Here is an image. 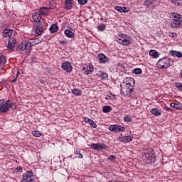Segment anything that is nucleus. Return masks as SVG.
I'll return each mask as SVG.
<instances>
[{"mask_svg": "<svg viewBox=\"0 0 182 182\" xmlns=\"http://www.w3.org/2000/svg\"><path fill=\"white\" fill-rule=\"evenodd\" d=\"M120 93L125 97H130L133 92V87H134V79L129 78V82L124 85H120Z\"/></svg>", "mask_w": 182, "mask_h": 182, "instance_id": "nucleus-1", "label": "nucleus"}, {"mask_svg": "<svg viewBox=\"0 0 182 182\" xmlns=\"http://www.w3.org/2000/svg\"><path fill=\"white\" fill-rule=\"evenodd\" d=\"M9 109H16V105L11 100H0V113H6Z\"/></svg>", "mask_w": 182, "mask_h": 182, "instance_id": "nucleus-2", "label": "nucleus"}, {"mask_svg": "<svg viewBox=\"0 0 182 182\" xmlns=\"http://www.w3.org/2000/svg\"><path fill=\"white\" fill-rule=\"evenodd\" d=\"M174 65V60L168 58H162L157 62V66L159 69H167Z\"/></svg>", "mask_w": 182, "mask_h": 182, "instance_id": "nucleus-3", "label": "nucleus"}, {"mask_svg": "<svg viewBox=\"0 0 182 182\" xmlns=\"http://www.w3.org/2000/svg\"><path fill=\"white\" fill-rule=\"evenodd\" d=\"M142 156L144 157L146 164H151V163H154V161H156V156L151 149L146 150Z\"/></svg>", "mask_w": 182, "mask_h": 182, "instance_id": "nucleus-4", "label": "nucleus"}, {"mask_svg": "<svg viewBox=\"0 0 182 182\" xmlns=\"http://www.w3.org/2000/svg\"><path fill=\"white\" fill-rule=\"evenodd\" d=\"M35 181V176L32 171H27L25 174H23L21 182H33Z\"/></svg>", "mask_w": 182, "mask_h": 182, "instance_id": "nucleus-5", "label": "nucleus"}, {"mask_svg": "<svg viewBox=\"0 0 182 182\" xmlns=\"http://www.w3.org/2000/svg\"><path fill=\"white\" fill-rule=\"evenodd\" d=\"M18 48L20 50H26V53H31V46H29V43L28 41H23L18 46Z\"/></svg>", "mask_w": 182, "mask_h": 182, "instance_id": "nucleus-6", "label": "nucleus"}, {"mask_svg": "<svg viewBox=\"0 0 182 182\" xmlns=\"http://www.w3.org/2000/svg\"><path fill=\"white\" fill-rule=\"evenodd\" d=\"M61 68L68 73H70V72H72L73 69V67H72V64H70V63H69L68 61L63 63Z\"/></svg>", "mask_w": 182, "mask_h": 182, "instance_id": "nucleus-7", "label": "nucleus"}, {"mask_svg": "<svg viewBox=\"0 0 182 182\" xmlns=\"http://www.w3.org/2000/svg\"><path fill=\"white\" fill-rule=\"evenodd\" d=\"M109 130L110 132H124L126 130V128L124 127H122L121 125H110L109 127Z\"/></svg>", "mask_w": 182, "mask_h": 182, "instance_id": "nucleus-8", "label": "nucleus"}, {"mask_svg": "<svg viewBox=\"0 0 182 182\" xmlns=\"http://www.w3.org/2000/svg\"><path fill=\"white\" fill-rule=\"evenodd\" d=\"M117 140H119V141H122V143H129V141H132V140H133V136L128 135V136H123V135H120Z\"/></svg>", "mask_w": 182, "mask_h": 182, "instance_id": "nucleus-9", "label": "nucleus"}, {"mask_svg": "<svg viewBox=\"0 0 182 182\" xmlns=\"http://www.w3.org/2000/svg\"><path fill=\"white\" fill-rule=\"evenodd\" d=\"M42 42V40L39 38L30 39L28 43L30 46L31 49L32 50V46H35V45H38Z\"/></svg>", "mask_w": 182, "mask_h": 182, "instance_id": "nucleus-10", "label": "nucleus"}, {"mask_svg": "<svg viewBox=\"0 0 182 182\" xmlns=\"http://www.w3.org/2000/svg\"><path fill=\"white\" fill-rule=\"evenodd\" d=\"M15 45H16V40L12 37H10L9 39L7 48L10 49V50H12V49L15 48Z\"/></svg>", "mask_w": 182, "mask_h": 182, "instance_id": "nucleus-11", "label": "nucleus"}, {"mask_svg": "<svg viewBox=\"0 0 182 182\" xmlns=\"http://www.w3.org/2000/svg\"><path fill=\"white\" fill-rule=\"evenodd\" d=\"M97 58L100 62V63H106L109 62V58L105 55L103 53H100L97 55Z\"/></svg>", "mask_w": 182, "mask_h": 182, "instance_id": "nucleus-12", "label": "nucleus"}, {"mask_svg": "<svg viewBox=\"0 0 182 182\" xmlns=\"http://www.w3.org/2000/svg\"><path fill=\"white\" fill-rule=\"evenodd\" d=\"M14 33V30L12 29H5L3 31L2 36L3 38H9Z\"/></svg>", "mask_w": 182, "mask_h": 182, "instance_id": "nucleus-13", "label": "nucleus"}, {"mask_svg": "<svg viewBox=\"0 0 182 182\" xmlns=\"http://www.w3.org/2000/svg\"><path fill=\"white\" fill-rule=\"evenodd\" d=\"M90 147L91 149H93V150H100L101 149L105 148V144L101 143L92 144Z\"/></svg>", "mask_w": 182, "mask_h": 182, "instance_id": "nucleus-14", "label": "nucleus"}, {"mask_svg": "<svg viewBox=\"0 0 182 182\" xmlns=\"http://www.w3.org/2000/svg\"><path fill=\"white\" fill-rule=\"evenodd\" d=\"M181 23L182 21L173 19L171 23V28H180V26H181Z\"/></svg>", "mask_w": 182, "mask_h": 182, "instance_id": "nucleus-15", "label": "nucleus"}, {"mask_svg": "<svg viewBox=\"0 0 182 182\" xmlns=\"http://www.w3.org/2000/svg\"><path fill=\"white\" fill-rule=\"evenodd\" d=\"M124 38L130 39V37L126 34L120 33L119 36L116 38L117 42H121V41H123Z\"/></svg>", "mask_w": 182, "mask_h": 182, "instance_id": "nucleus-16", "label": "nucleus"}, {"mask_svg": "<svg viewBox=\"0 0 182 182\" xmlns=\"http://www.w3.org/2000/svg\"><path fill=\"white\" fill-rule=\"evenodd\" d=\"M49 9H50V8L41 7L39 9V14H41V15H48L49 13Z\"/></svg>", "mask_w": 182, "mask_h": 182, "instance_id": "nucleus-17", "label": "nucleus"}, {"mask_svg": "<svg viewBox=\"0 0 182 182\" xmlns=\"http://www.w3.org/2000/svg\"><path fill=\"white\" fill-rule=\"evenodd\" d=\"M32 18L34 22H41V19H42V17L41 16V14L39 13H34L32 15Z\"/></svg>", "mask_w": 182, "mask_h": 182, "instance_id": "nucleus-18", "label": "nucleus"}, {"mask_svg": "<svg viewBox=\"0 0 182 182\" xmlns=\"http://www.w3.org/2000/svg\"><path fill=\"white\" fill-rule=\"evenodd\" d=\"M172 19L182 22V16H181V14H179L178 13H173L172 14Z\"/></svg>", "mask_w": 182, "mask_h": 182, "instance_id": "nucleus-19", "label": "nucleus"}, {"mask_svg": "<svg viewBox=\"0 0 182 182\" xmlns=\"http://www.w3.org/2000/svg\"><path fill=\"white\" fill-rule=\"evenodd\" d=\"M149 55L154 58V59H157V58L160 56V54L156 50H151L149 51Z\"/></svg>", "mask_w": 182, "mask_h": 182, "instance_id": "nucleus-20", "label": "nucleus"}, {"mask_svg": "<svg viewBox=\"0 0 182 182\" xmlns=\"http://www.w3.org/2000/svg\"><path fill=\"white\" fill-rule=\"evenodd\" d=\"M85 122L91 126V127H93V129H96L97 127V125L96 123H95V121L89 119V118H85Z\"/></svg>", "mask_w": 182, "mask_h": 182, "instance_id": "nucleus-21", "label": "nucleus"}, {"mask_svg": "<svg viewBox=\"0 0 182 182\" xmlns=\"http://www.w3.org/2000/svg\"><path fill=\"white\" fill-rule=\"evenodd\" d=\"M43 33V26L42 25H39L36 28V33L39 36V35H42Z\"/></svg>", "mask_w": 182, "mask_h": 182, "instance_id": "nucleus-22", "label": "nucleus"}, {"mask_svg": "<svg viewBox=\"0 0 182 182\" xmlns=\"http://www.w3.org/2000/svg\"><path fill=\"white\" fill-rule=\"evenodd\" d=\"M170 106L173 109H177L178 110H180V109H181L182 107V104L181 102L171 103Z\"/></svg>", "mask_w": 182, "mask_h": 182, "instance_id": "nucleus-23", "label": "nucleus"}, {"mask_svg": "<svg viewBox=\"0 0 182 182\" xmlns=\"http://www.w3.org/2000/svg\"><path fill=\"white\" fill-rule=\"evenodd\" d=\"M95 70V68H93L92 65H90L88 67H87V70L84 72V75H90Z\"/></svg>", "mask_w": 182, "mask_h": 182, "instance_id": "nucleus-24", "label": "nucleus"}, {"mask_svg": "<svg viewBox=\"0 0 182 182\" xmlns=\"http://www.w3.org/2000/svg\"><path fill=\"white\" fill-rule=\"evenodd\" d=\"M64 33L67 38H75V33L70 30H65Z\"/></svg>", "mask_w": 182, "mask_h": 182, "instance_id": "nucleus-25", "label": "nucleus"}, {"mask_svg": "<svg viewBox=\"0 0 182 182\" xmlns=\"http://www.w3.org/2000/svg\"><path fill=\"white\" fill-rule=\"evenodd\" d=\"M119 43L121 45H123L124 46H129L130 45V41H129V38H124L123 40H121L120 41H118Z\"/></svg>", "mask_w": 182, "mask_h": 182, "instance_id": "nucleus-26", "label": "nucleus"}, {"mask_svg": "<svg viewBox=\"0 0 182 182\" xmlns=\"http://www.w3.org/2000/svg\"><path fill=\"white\" fill-rule=\"evenodd\" d=\"M151 113L154 116H161V112L157 108H153L151 109Z\"/></svg>", "mask_w": 182, "mask_h": 182, "instance_id": "nucleus-27", "label": "nucleus"}, {"mask_svg": "<svg viewBox=\"0 0 182 182\" xmlns=\"http://www.w3.org/2000/svg\"><path fill=\"white\" fill-rule=\"evenodd\" d=\"M115 9L118 12H124V14H125V12H129V11L127 10V7H122L119 6H115Z\"/></svg>", "mask_w": 182, "mask_h": 182, "instance_id": "nucleus-28", "label": "nucleus"}, {"mask_svg": "<svg viewBox=\"0 0 182 182\" xmlns=\"http://www.w3.org/2000/svg\"><path fill=\"white\" fill-rule=\"evenodd\" d=\"M58 29H59V27L56 24H53L50 27V31L51 33H55V32H58Z\"/></svg>", "mask_w": 182, "mask_h": 182, "instance_id": "nucleus-29", "label": "nucleus"}, {"mask_svg": "<svg viewBox=\"0 0 182 182\" xmlns=\"http://www.w3.org/2000/svg\"><path fill=\"white\" fill-rule=\"evenodd\" d=\"M170 53H171V56H177V58H182L181 52L171 50Z\"/></svg>", "mask_w": 182, "mask_h": 182, "instance_id": "nucleus-30", "label": "nucleus"}, {"mask_svg": "<svg viewBox=\"0 0 182 182\" xmlns=\"http://www.w3.org/2000/svg\"><path fill=\"white\" fill-rule=\"evenodd\" d=\"M6 63V58L4 55L0 56V68H4V65Z\"/></svg>", "mask_w": 182, "mask_h": 182, "instance_id": "nucleus-31", "label": "nucleus"}, {"mask_svg": "<svg viewBox=\"0 0 182 182\" xmlns=\"http://www.w3.org/2000/svg\"><path fill=\"white\" fill-rule=\"evenodd\" d=\"M102 112L104 113H110V112H112V107L109 106H104L102 107Z\"/></svg>", "mask_w": 182, "mask_h": 182, "instance_id": "nucleus-32", "label": "nucleus"}, {"mask_svg": "<svg viewBox=\"0 0 182 182\" xmlns=\"http://www.w3.org/2000/svg\"><path fill=\"white\" fill-rule=\"evenodd\" d=\"M73 93L75 96H80V95H82V91H80V90H79V89H73Z\"/></svg>", "mask_w": 182, "mask_h": 182, "instance_id": "nucleus-33", "label": "nucleus"}, {"mask_svg": "<svg viewBox=\"0 0 182 182\" xmlns=\"http://www.w3.org/2000/svg\"><path fill=\"white\" fill-rule=\"evenodd\" d=\"M65 8L67 9H70V8H72V0H67L65 1Z\"/></svg>", "mask_w": 182, "mask_h": 182, "instance_id": "nucleus-34", "label": "nucleus"}, {"mask_svg": "<svg viewBox=\"0 0 182 182\" xmlns=\"http://www.w3.org/2000/svg\"><path fill=\"white\" fill-rule=\"evenodd\" d=\"M142 70L141 68H135L132 70V73H134V75H140L142 73Z\"/></svg>", "mask_w": 182, "mask_h": 182, "instance_id": "nucleus-35", "label": "nucleus"}, {"mask_svg": "<svg viewBox=\"0 0 182 182\" xmlns=\"http://www.w3.org/2000/svg\"><path fill=\"white\" fill-rule=\"evenodd\" d=\"M32 134L35 137H41V136H42V134L39 131H33Z\"/></svg>", "mask_w": 182, "mask_h": 182, "instance_id": "nucleus-36", "label": "nucleus"}, {"mask_svg": "<svg viewBox=\"0 0 182 182\" xmlns=\"http://www.w3.org/2000/svg\"><path fill=\"white\" fill-rule=\"evenodd\" d=\"M176 87L180 90V92H182V83L181 82H176L175 83Z\"/></svg>", "mask_w": 182, "mask_h": 182, "instance_id": "nucleus-37", "label": "nucleus"}, {"mask_svg": "<svg viewBox=\"0 0 182 182\" xmlns=\"http://www.w3.org/2000/svg\"><path fill=\"white\" fill-rule=\"evenodd\" d=\"M98 31H100L101 32H102L103 31H105V29H106V25L105 24H101L97 27Z\"/></svg>", "mask_w": 182, "mask_h": 182, "instance_id": "nucleus-38", "label": "nucleus"}, {"mask_svg": "<svg viewBox=\"0 0 182 182\" xmlns=\"http://www.w3.org/2000/svg\"><path fill=\"white\" fill-rule=\"evenodd\" d=\"M154 0H146L145 4L147 6V8L150 7V5L153 4Z\"/></svg>", "mask_w": 182, "mask_h": 182, "instance_id": "nucleus-39", "label": "nucleus"}, {"mask_svg": "<svg viewBox=\"0 0 182 182\" xmlns=\"http://www.w3.org/2000/svg\"><path fill=\"white\" fill-rule=\"evenodd\" d=\"M124 122H127V123L132 122V117H130V116L127 115L126 117H124Z\"/></svg>", "mask_w": 182, "mask_h": 182, "instance_id": "nucleus-40", "label": "nucleus"}, {"mask_svg": "<svg viewBox=\"0 0 182 182\" xmlns=\"http://www.w3.org/2000/svg\"><path fill=\"white\" fill-rule=\"evenodd\" d=\"M77 2L80 5H86V4H87V0H77Z\"/></svg>", "mask_w": 182, "mask_h": 182, "instance_id": "nucleus-41", "label": "nucleus"}, {"mask_svg": "<svg viewBox=\"0 0 182 182\" xmlns=\"http://www.w3.org/2000/svg\"><path fill=\"white\" fill-rule=\"evenodd\" d=\"M108 160H110V161H114V160H116V156L114 155H111L108 158Z\"/></svg>", "mask_w": 182, "mask_h": 182, "instance_id": "nucleus-42", "label": "nucleus"}, {"mask_svg": "<svg viewBox=\"0 0 182 182\" xmlns=\"http://www.w3.org/2000/svg\"><path fill=\"white\" fill-rule=\"evenodd\" d=\"M169 36H171V38H176L177 37V33H171Z\"/></svg>", "mask_w": 182, "mask_h": 182, "instance_id": "nucleus-43", "label": "nucleus"}, {"mask_svg": "<svg viewBox=\"0 0 182 182\" xmlns=\"http://www.w3.org/2000/svg\"><path fill=\"white\" fill-rule=\"evenodd\" d=\"M102 77H103V79H107V77H108L107 73H103L102 74Z\"/></svg>", "mask_w": 182, "mask_h": 182, "instance_id": "nucleus-44", "label": "nucleus"}, {"mask_svg": "<svg viewBox=\"0 0 182 182\" xmlns=\"http://www.w3.org/2000/svg\"><path fill=\"white\" fill-rule=\"evenodd\" d=\"M60 43L61 45H68V41H60Z\"/></svg>", "mask_w": 182, "mask_h": 182, "instance_id": "nucleus-45", "label": "nucleus"}, {"mask_svg": "<svg viewBox=\"0 0 182 182\" xmlns=\"http://www.w3.org/2000/svg\"><path fill=\"white\" fill-rule=\"evenodd\" d=\"M164 109H165V110H166L167 112H172V111H173V109H171V108H170V107H167V106H166V107H164Z\"/></svg>", "mask_w": 182, "mask_h": 182, "instance_id": "nucleus-46", "label": "nucleus"}, {"mask_svg": "<svg viewBox=\"0 0 182 182\" xmlns=\"http://www.w3.org/2000/svg\"><path fill=\"white\" fill-rule=\"evenodd\" d=\"M17 171H18L19 173H22V167L21 166L17 167Z\"/></svg>", "mask_w": 182, "mask_h": 182, "instance_id": "nucleus-47", "label": "nucleus"}, {"mask_svg": "<svg viewBox=\"0 0 182 182\" xmlns=\"http://www.w3.org/2000/svg\"><path fill=\"white\" fill-rule=\"evenodd\" d=\"M18 80V76H16V77L11 80V83H15V82H16Z\"/></svg>", "mask_w": 182, "mask_h": 182, "instance_id": "nucleus-48", "label": "nucleus"}, {"mask_svg": "<svg viewBox=\"0 0 182 182\" xmlns=\"http://www.w3.org/2000/svg\"><path fill=\"white\" fill-rule=\"evenodd\" d=\"M75 154H77L78 156H80V151H75Z\"/></svg>", "mask_w": 182, "mask_h": 182, "instance_id": "nucleus-49", "label": "nucleus"}, {"mask_svg": "<svg viewBox=\"0 0 182 182\" xmlns=\"http://www.w3.org/2000/svg\"><path fill=\"white\" fill-rule=\"evenodd\" d=\"M78 159H83V155L80 154V156H78Z\"/></svg>", "mask_w": 182, "mask_h": 182, "instance_id": "nucleus-50", "label": "nucleus"}, {"mask_svg": "<svg viewBox=\"0 0 182 182\" xmlns=\"http://www.w3.org/2000/svg\"><path fill=\"white\" fill-rule=\"evenodd\" d=\"M19 75H21V73L19 71H17V74H16L17 78H18V76H19Z\"/></svg>", "mask_w": 182, "mask_h": 182, "instance_id": "nucleus-51", "label": "nucleus"}, {"mask_svg": "<svg viewBox=\"0 0 182 182\" xmlns=\"http://www.w3.org/2000/svg\"><path fill=\"white\" fill-rule=\"evenodd\" d=\"M106 100H109V99H110V97H105Z\"/></svg>", "mask_w": 182, "mask_h": 182, "instance_id": "nucleus-52", "label": "nucleus"}, {"mask_svg": "<svg viewBox=\"0 0 182 182\" xmlns=\"http://www.w3.org/2000/svg\"><path fill=\"white\" fill-rule=\"evenodd\" d=\"M83 70H85V68H83Z\"/></svg>", "mask_w": 182, "mask_h": 182, "instance_id": "nucleus-53", "label": "nucleus"}, {"mask_svg": "<svg viewBox=\"0 0 182 182\" xmlns=\"http://www.w3.org/2000/svg\"><path fill=\"white\" fill-rule=\"evenodd\" d=\"M40 82H41V83H42V81H41V80H40Z\"/></svg>", "mask_w": 182, "mask_h": 182, "instance_id": "nucleus-54", "label": "nucleus"}, {"mask_svg": "<svg viewBox=\"0 0 182 182\" xmlns=\"http://www.w3.org/2000/svg\"><path fill=\"white\" fill-rule=\"evenodd\" d=\"M40 82H41V83H42V81H41V80H40Z\"/></svg>", "mask_w": 182, "mask_h": 182, "instance_id": "nucleus-55", "label": "nucleus"}, {"mask_svg": "<svg viewBox=\"0 0 182 182\" xmlns=\"http://www.w3.org/2000/svg\"><path fill=\"white\" fill-rule=\"evenodd\" d=\"M40 82H41V83H42V81H41V80H40Z\"/></svg>", "mask_w": 182, "mask_h": 182, "instance_id": "nucleus-56", "label": "nucleus"}]
</instances>
